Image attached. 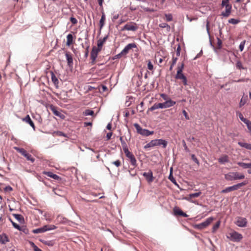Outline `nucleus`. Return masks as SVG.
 <instances>
[{"mask_svg": "<svg viewBox=\"0 0 251 251\" xmlns=\"http://www.w3.org/2000/svg\"><path fill=\"white\" fill-rule=\"evenodd\" d=\"M54 133L57 135V136H63V137H67V135L66 134L64 133V132L61 131H55L54 132Z\"/></svg>", "mask_w": 251, "mask_h": 251, "instance_id": "nucleus-43", "label": "nucleus"}, {"mask_svg": "<svg viewBox=\"0 0 251 251\" xmlns=\"http://www.w3.org/2000/svg\"><path fill=\"white\" fill-rule=\"evenodd\" d=\"M159 103H154L150 108V110L151 111H153V110H154L155 109H158V108H160V106H159Z\"/></svg>", "mask_w": 251, "mask_h": 251, "instance_id": "nucleus-45", "label": "nucleus"}, {"mask_svg": "<svg viewBox=\"0 0 251 251\" xmlns=\"http://www.w3.org/2000/svg\"><path fill=\"white\" fill-rule=\"evenodd\" d=\"M237 164L244 169H249L250 168H251V163H246L243 162H238Z\"/></svg>", "mask_w": 251, "mask_h": 251, "instance_id": "nucleus-22", "label": "nucleus"}, {"mask_svg": "<svg viewBox=\"0 0 251 251\" xmlns=\"http://www.w3.org/2000/svg\"><path fill=\"white\" fill-rule=\"evenodd\" d=\"M236 67L238 69L244 70L245 68L242 65V62L240 60H237L236 63Z\"/></svg>", "mask_w": 251, "mask_h": 251, "instance_id": "nucleus-41", "label": "nucleus"}, {"mask_svg": "<svg viewBox=\"0 0 251 251\" xmlns=\"http://www.w3.org/2000/svg\"><path fill=\"white\" fill-rule=\"evenodd\" d=\"M192 197H190V194H189V195H188V196H187V197H184V198H183V199H184V200H186V201H190V202H191L196 203V201H193V200H192Z\"/></svg>", "mask_w": 251, "mask_h": 251, "instance_id": "nucleus-52", "label": "nucleus"}, {"mask_svg": "<svg viewBox=\"0 0 251 251\" xmlns=\"http://www.w3.org/2000/svg\"><path fill=\"white\" fill-rule=\"evenodd\" d=\"M191 158L196 163L199 165V161L194 154L191 155Z\"/></svg>", "mask_w": 251, "mask_h": 251, "instance_id": "nucleus-56", "label": "nucleus"}, {"mask_svg": "<svg viewBox=\"0 0 251 251\" xmlns=\"http://www.w3.org/2000/svg\"><path fill=\"white\" fill-rule=\"evenodd\" d=\"M46 231H47V229L46 228L45 226L40 228L33 229L32 231V232L35 234L44 233Z\"/></svg>", "mask_w": 251, "mask_h": 251, "instance_id": "nucleus-19", "label": "nucleus"}, {"mask_svg": "<svg viewBox=\"0 0 251 251\" xmlns=\"http://www.w3.org/2000/svg\"><path fill=\"white\" fill-rule=\"evenodd\" d=\"M44 174L55 180H59L60 179V177L58 176L51 172H45Z\"/></svg>", "mask_w": 251, "mask_h": 251, "instance_id": "nucleus-20", "label": "nucleus"}, {"mask_svg": "<svg viewBox=\"0 0 251 251\" xmlns=\"http://www.w3.org/2000/svg\"><path fill=\"white\" fill-rule=\"evenodd\" d=\"M217 47H215L216 49H220L222 47V40L219 38V37H217Z\"/></svg>", "mask_w": 251, "mask_h": 251, "instance_id": "nucleus-48", "label": "nucleus"}, {"mask_svg": "<svg viewBox=\"0 0 251 251\" xmlns=\"http://www.w3.org/2000/svg\"><path fill=\"white\" fill-rule=\"evenodd\" d=\"M159 26L160 27L163 28H166L167 31H169L171 29L170 26L168 24L165 23L160 24L159 25Z\"/></svg>", "mask_w": 251, "mask_h": 251, "instance_id": "nucleus-37", "label": "nucleus"}, {"mask_svg": "<svg viewBox=\"0 0 251 251\" xmlns=\"http://www.w3.org/2000/svg\"><path fill=\"white\" fill-rule=\"evenodd\" d=\"M83 115L84 116H95L94 112L91 109H86L83 112Z\"/></svg>", "mask_w": 251, "mask_h": 251, "instance_id": "nucleus-32", "label": "nucleus"}, {"mask_svg": "<svg viewBox=\"0 0 251 251\" xmlns=\"http://www.w3.org/2000/svg\"><path fill=\"white\" fill-rule=\"evenodd\" d=\"M245 43H246L245 40H244L241 42V43L239 45V50H240L241 51H243V50H244Z\"/></svg>", "mask_w": 251, "mask_h": 251, "instance_id": "nucleus-54", "label": "nucleus"}, {"mask_svg": "<svg viewBox=\"0 0 251 251\" xmlns=\"http://www.w3.org/2000/svg\"><path fill=\"white\" fill-rule=\"evenodd\" d=\"M20 229H19V231L23 232L24 233L27 234L29 233L28 229L25 226H20Z\"/></svg>", "mask_w": 251, "mask_h": 251, "instance_id": "nucleus-42", "label": "nucleus"}, {"mask_svg": "<svg viewBox=\"0 0 251 251\" xmlns=\"http://www.w3.org/2000/svg\"><path fill=\"white\" fill-rule=\"evenodd\" d=\"M175 78L177 79L182 80V82L184 85H187V78L183 74L176 75Z\"/></svg>", "mask_w": 251, "mask_h": 251, "instance_id": "nucleus-15", "label": "nucleus"}, {"mask_svg": "<svg viewBox=\"0 0 251 251\" xmlns=\"http://www.w3.org/2000/svg\"><path fill=\"white\" fill-rule=\"evenodd\" d=\"M124 152L126 154V156L129 159L131 164L134 167L136 166V160L133 153L130 152L128 149L124 151Z\"/></svg>", "mask_w": 251, "mask_h": 251, "instance_id": "nucleus-7", "label": "nucleus"}, {"mask_svg": "<svg viewBox=\"0 0 251 251\" xmlns=\"http://www.w3.org/2000/svg\"><path fill=\"white\" fill-rule=\"evenodd\" d=\"M120 140L121 142L122 146L123 149L124 151L128 149L127 147V145L126 142L123 140V138L122 136L120 137Z\"/></svg>", "mask_w": 251, "mask_h": 251, "instance_id": "nucleus-31", "label": "nucleus"}, {"mask_svg": "<svg viewBox=\"0 0 251 251\" xmlns=\"http://www.w3.org/2000/svg\"><path fill=\"white\" fill-rule=\"evenodd\" d=\"M45 226L47 229V231L55 229L56 228V226H55L54 225H45Z\"/></svg>", "mask_w": 251, "mask_h": 251, "instance_id": "nucleus-49", "label": "nucleus"}, {"mask_svg": "<svg viewBox=\"0 0 251 251\" xmlns=\"http://www.w3.org/2000/svg\"><path fill=\"white\" fill-rule=\"evenodd\" d=\"M65 56L67 61L68 65L69 67H72L73 64V59L71 54L69 52H66Z\"/></svg>", "mask_w": 251, "mask_h": 251, "instance_id": "nucleus-16", "label": "nucleus"}, {"mask_svg": "<svg viewBox=\"0 0 251 251\" xmlns=\"http://www.w3.org/2000/svg\"><path fill=\"white\" fill-rule=\"evenodd\" d=\"M13 216L20 223L24 224L25 223V219L22 215L18 214H13Z\"/></svg>", "mask_w": 251, "mask_h": 251, "instance_id": "nucleus-21", "label": "nucleus"}, {"mask_svg": "<svg viewBox=\"0 0 251 251\" xmlns=\"http://www.w3.org/2000/svg\"><path fill=\"white\" fill-rule=\"evenodd\" d=\"M184 63H183L181 64V65L178 66L177 73H176V75L183 74L182 72H183V70L184 68Z\"/></svg>", "mask_w": 251, "mask_h": 251, "instance_id": "nucleus-35", "label": "nucleus"}, {"mask_svg": "<svg viewBox=\"0 0 251 251\" xmlns=\"http://www.w3.org/2000/svg\"><path fill=\"white\" fill-rule=\"evenodd\" d=\"M138 29L135 23L127 24L122 28V31L128 30L135 31Z\"/></svg>", "mask_w": 251, "mask_h": 251, "instance_id": "nucleus-9", "label": "nucleus"}, {"mask_svg": "<svg viewBox=\"0 0 251 251\" xmlns=\"http://www.w3.org/2000/svg\"><path fill=\"white\" fill-rule=\"evenodd\" d=\"M244 123L247 125L248 129L251 134V122L250 120L246 119Z\"/></svg>", "mask_w": 251, "mask_h": 251, "instance_id": "nucleus-39", "label": "nucleus"}, {"mask_svg": "<svg viewBox=\"0 0 251 251\" xmlns=\"http://www.w3.org/2000/svg\"><path fill=\"white\" fill-rule=\"evenodd\" d=\"M85 44L86 45V47H84V46L83 44L81 45H82L83 48L85 49L84 57L87 58L88 56V54H89V45L88 44V41H86Z\"/></svg>", "mask_w": 251, "mask_h": 251, "instance_id": "nucleus-28", "label": "nucleus"}, {"mask_svg": "<svg viewBox=\"0 0 251 251\" xmlns=\"http://www.w3.org/2000/svg\"><path fill=\"white\" fill-rule=\"evenodd\" d=\"M151 147H152V144L151 141L144 146V149H148L149 148H151Z\"/></svg>", "mask_w": 251, "mask_h": 251, "instance_id": "nucleus-64", "label": "nucleus"}, {"mask_svg": "<svg viewBox=\"0 0 251 251\" xmlns=\"http://www.w3.org/2000/svg\"><path fill=\"white\" fill-rule=\"evenodd\" d=\"M228 1L229 0H223L222 1V6L224 7L226 6L227 4H229Z\"/></svg>", "mask_w": 251, "mask_h": 251, "instance_id": "nucleus-63", "label": "nucleus"}, {"mask_svg": "<svg viewBox=\"0 0 251 251\" xmlns=\"http://www.w3.org/2000/svg\"><path fill=\"white\" fill-rule=\"evenodd\" d=\"M220 225V221H218L213 226L212 228V232L214 233L217 229L219 227Z\"/></svg>", "mask_w": 251, "mask_h": 251, "instance_id": "nucleus-38", "label": "nucleus"}, {"mask_svg": "<svg viewBox=\"0 0 251 251\" xmlns=\"http://www.w3.org/2000/svg\"><path fill=\"white\" fill-rule=\"evenodd\" d=\"M101 50V49L100 48V47H99L98 46L97 48L95 46L93 47L92 50H94L95 53H96L98 54Z\"/></svg>", "mask_w": 251, "mask_h": 251, "instance_id": "nucleus-51", "label": "nucleus"}, {"mask_svg": "<svg viewBox=\"0 0 251 251\" xmlns=\"http://www.w3.org/2000/svg\"><path fill=\"white\" fill-rule=\"evenodd\" d=\"M14 149L19 153H21L24 156L27 160L33 162L35 160L34 158L32 157V155L26 152V151L23 148H20L18 147H15Z\"/></svg>", "mask_w": 251, "mask_h": 251, "instance_id": "nucleus-5", "label": "nucleus"}, {"mask_svg": "<svg viewBox=\"0 0 251 251\" xmlns=\"http://www.w3.org/2000/svg\"><path fill=\"white\" fill-rule=\"evenodd\" d=\"M201 194V192H199L197 193H192V194H190L191 197H192V198H197V197H199Z\"/></svg>", "mask_w": 251, "mask_h": 251, "instance_id": "nucleus-53", "label": "nucleus"}, {"mask_svg": "<svg viewBox=\"0 0 251 251\" xmlns=\"http://www.w3.org/2000/svg\"><path fill=\"white\" fill-rule=\"evenodd\" d=\"M180 51H181L180 46L179 44H178L177 45V49H176V54L177 56H179L180 55Z\"/></svg>", "mask_w": 251, "mask_h": 251, "instance_id": "nucleus-57", "label": "nucleus"}, {"mask_svg": "<svg viewBox=\"0 0 251 251\" xmlns=\"http://www.w3.org/2000/svg\"><path fill=\"white\" fill-rule=\"evenodd\" d=\"M247 100H248L247 96H243L240 100V101L239 103V106L240 107L243 106L246 103Z\"/></svg>", "mask_w": 251, "mask_h": 251, "instance_id": "nucleus-33", "label": "nucleus"}, {"mask_svg": "<svg viewBox=\"0 0 251 251\" xmlns=\"http://www.w3.org/2000/svg\"><path fill=\"white\" fill-rule=\"evenodd\" d=\"M11 222L14 228H15L16 229H17L18 230L20 229V226L19 225H18L16 223L13 222L12 220H11Z\"/></svg>", "mask_w": 251, "mask_h": 251, "instance_id": "nucleus-59", "label": "nucleus"}, {"mask_svg": "<svg viewBox=\"0 0 251 251\" xmlns=\"http://www.w3.org/2000/svg\"><path fill=\"white\" fill-rule=\"evenodd\" d=\"M160 97L164 100H165L166 101V100H169V98H168V96L165 94H161L160 95Z\"/></svg>", "mask_w": 251, "mask_h": 251, "instance_id": "nucleus-61", "label": "nucleus"}, {"mask_svg": "<svg viewBox=\"0 0 251 251\" xmlns=\"http://www.w3.org/2000/svg\"><path fill=\"white\" fill-rule=\"evenodd\" d=\"M112 164L118 167L121 165V161L119 160H117L112 162Z\"/></svg>", "mask_w": 251, "mask_h": 251, "instance_id": "nucleus-60", "label": "nucleus"}, {"mask_svg": "<svg viewBox=\"0 0 251 251\" xmlns=\"http://www.w3.org/2000/svg\"><path fill=\"white\" fill-rule=\"evenodd\" d=\"M172 168H171V172H170V175L168 177V178L174 184H175L176 185H178L175 178L174 177V176L172 175Z\"/></svg>", "mask_w": 251, "mask_h": 251, "instance_id": "nucleus-36", "label": "nucleus"}, {"mask_svg": "<svg viewBox=\"0 0 251 251\" xmlns=\"http://www.w3.org/2000/svg\"><path fill=\"white\" fill-rule=\"evenodd\" d=\"M108 37V35H106L103 39H100L98 41V44L97 46L99 47H100L101 49H102V47L104 43V42L106 41V40L107 39Z\"/></svg>", "mask_w": 251, "mask_h": 251, "instance_id": "nucleus-24", "label": "nucleus"}, {"mask_svg": "<svg viewBox=\"0 0 251 251\" xmlns=\"http://www.w3.org/2000/svg\"><path fill=\"white\" fill-rule=\"evenodd\" d=\"M240 22V21L239 20L236 19H233V18L230 19L228 20V22L229 24H233V25L237 24Z\"/></svg>", "mask_w": 251, "mask_h": 251, "instance_id": "nucleus-40", "label": "nucleus"}, {"mask_svg": "<svg viewBox=\"0 0 251 251\" xmlns=\"http://www.w3.org/2000/svg\"><path fill=\"white\" fill-rule=\"evenodd\" d=\"M137 48V45L135 43L128 44L122 50V53H123L124 55H126L130 50Z\"/></svg>", "mask_w": 251, "mask_h": 251, "instance_id": "nucleus-10", "label": "nucleus"}, {"mask_svg": "<svg viewBox=\"0 0 251 251\" xmlns=\"http://www.w3.org/2000/svg\"><path fill=\"white\" fill-rule=\"evenodd\" d=\"M152 147L162 145L163 148H166L167 146V142L164 139H154L151 141Z\"/></svg>", "mask_w": 251, "mask_h": 251, "instance_id": "nucleus-8", "label": "nucleus"}, {"mask_svg": "<svg viewBox=\"0 0 251 251\" xmlns=\"http://www.w3.org/2000/svg\"><path fill=\"white\" fill-rule=\"evenodd\" d=\"M98 56V54L95 53L94 50H92L91 52V59L92 60L91 63L94 64Z\"/></svg>", "mask_w": 251, "mask_h": 251, "instance_id": "nucleus-29", "label": "nucleus"}, {"mask_svg": "<svg viewBox=\"0 0 251 251\" xmlns=\"http://www.w3.org/2000/svg\"><path fill=\"white\" fill-rule=\"evenodd\" d=\"M231 13L230 11L228 10H226L225 12H222L221 13V16L224 17H228Z\"/></svg>", "mask_w": 251, "mask_h": 251, "instance_id": "nucleus-47", "label": "nucleus"}, {"mask_svg": "<svg viewBox=\"0 0 251 251\" xmlns=\"http://www.w3.org/2000/svg\"><path fill=\"white\" fill-rule=\"evenodd\" d=\"M143 176L145 177L147 181L149 183L152 182L153 181L154 177L153 176V173L151 171L148 172H144Z\"/></svg>", "mask_w": 251, "mask_h": 251, "instance_id": "nucleus-13", "label": "nucleus"}, {"mask_svg": "<svg viewBox=\"0 0 251 251\" xmlns=\"http://www.w3.org/2000/svg\"><path fill=\"white\" fill-rule=\"evenodd\" d=\"M213 220L214 218L213 217H209L204 222L200 224L196 225L195 226V227L200 230L203 229L205 228L206 227H207L208 226H209L212 223Z\"/></svg>", "mask_w": 251, "mask_h": 251, "instance_id": "nucleus-4", "label": "nucleus"}, {"mask_svg": "<svg viewBox=\"0 0 251 251\" xmlns=\"http://www.w3.org/2000/svg\"><path fill=\"white\" fill-rule=\"evenodd\" d=\"M22 120L23 121L28 124L32 127L34 130H35V126L34 123L28 115H27L25 118H23Z\"/></svg>", "mask_w": 251, "mask_h": 251, "instance_id": "nucleus-14", "label": "nucleus"}, {"mask_svg": "<svg viewBox=\"0 0 251 251\" xmlns=\"http://www.w3.org/2000/svg\"><path fill=\"white\" fill-rule=\"evenodd\" d=\"M248 221L246 218L242 217L236 218L235 224L239 227H245L247 226Z\"/></svg>", "mask_w": 251, "mask_h": 251, "instance_id": "nucleus-6", "label": "nucleus"}, {"mask_svg": "<svg viewBox=\"0 0 251 251\" xmlns=\"http://www.w3.org/2000/svg\"><path fill=\"white\" fill-rule=\"evenodd\" d=\"M247 184L246 182H242L241 183H238L237 184L234 185L232 186L233 191L237 190L239 189L242 186L245 185Z\"/></svg>", "mask_w": 251, "mask_h": 251, "instance_id": "nucleus-26", "label": "nucleus"}, {"mask_svg": "<svg viewBox=\"0 0 251 251\" xmlns=\"http://www.w3.org/2000/svg\"><path fill=\"white\" fill-rule=\"evenodd\" d=\"M148 69L151 71L153 70V65L150 60L148 61Z\"/></svg>", "mask_w": 251, "mask_h": 251, "instance_id": "nucleus-50", "label": "nucleus"}, {"mask_svg": "<svg viewBox=\"0 0 251 251\" xmlns=\"http://www.w3.org/2000/svg\"><path fill=\"white\" fill-rule=\"evenodd\" d=\"M238 115L240 120L243 122H244L247 119L244 117L243 114L240 112L238 113Z\"/></svg>", "mask_w": 251, "mask_h": 251, "instance_id": "nucleus-58", "label": "nucleus"}, {"mask_svg": "<svg viewBox=\"0 0 251 251\" xmlns=\"http://www.w3.org/2000/svg\"><path fill=\"white\" fill-rule=\"evenodd\" d=\"M238 144L241 147L245 148L246 149L251 150V144L245 142H239Z\"/></svg>", "mask_w": 251, "mask_h": 251, "instance_id": "nucleus-25", "label": "nucleus"}, {"mask_svg": "<svg viewBox=\"0 0 251 251\" xmlns=\"http://www.w3.org/2000/svg\"><path fill=\"white\" fill-rule=\"evenodd\" d=\"M50 73L51 81L53 83L55 87L57 88L58 87L59 80L52 72H51Z\"/></svg>", "mask_w": 251, "mask_h": 251, "instance_id": "nucleus-18", "label": "nucleus"}, {"mask_svg": "<svg viewBox=\"0 0 251 251\" xmlns=\"http://www.w3.org/2000/svg\"><path fill=\"white\" fill-rule=\"evenodd\" d=\"M165 16L167 22H170L173 20V16L171 14H165Z\"/></svg>", "mask_w": 251, "mask_h": 251, "instance_id": "nucleus-46", "label": "nucleus"}, {"mask_svg": "<svg viewBox=\"0 0 251 251\" xmlns=\"http://www.w3.org/2000/svg\"><path fill=\"white\" fill-rule=\"evenodd\" d=\"M159 106H160V108H166L170 107L176 104V102L172 100L171 99H169L168 100L165 101L163 103H159Z\"/></svg>", "mask_w": 251, "mask_h": 251, "instance_id": "nucleus-12", "label": "nucleus"}, {"mask_svg": "<svg viewBox=\"0 0 251 251\" xmlns=\"http://www.w3.org/2000/svg\"><path fill=\"white\" fill-rule=\"evenodd\" d=\"M73 42V36L72 34H69L67 36V42L66 45L68 46H70Z\"/></svg>", "mask_w": 251, "mask_h": 251, "instance_id": "nucleus-27", "label": "nucleus"}, {"mask_svg": "<svg viewBox=\"0 0 251 251\" xmlns=\"http://www.w3.org/2000/svg\"><path fill=\"white\" fill-rule=\"evenodd\" d=\"M70 21L74 25H75V24H77V20H76V18H75L74 17H71Z\"/></svg>", "mask_w": 251, "mask_h": 251, "instance_id": "nucleus-62", "label": "nucleus"}, {"mask_svg": "<svg viewBox=\"0 0 251 251\" xmlns=\"http://www.w3.org/2000/svg\"><path fill=\"white\" fill-rule=\"evenodd\" d=\"M225 178L228 181L242 179L245 178V176L238 172H229L225 175Z\"/></svg>", "mask_w": 251, "mask_h": 251, "instance_id": "nucleus-1", "label": "nucleus"}, {"mask_svg": "<svg viewBox=\"0 0 251 251\" xmlns=\"http://www.w3.org/2000/svg\"><path fill=\"white\" fill-rule=\"evenodd\" d=\"M211 46L213 48L215 52L220 56H226L228 53V51L225 49H223L222 48L220 49H216L215 47L212 44V43H210Z\"/></svg>", "mask_w": 251, "mask_h": 251, "instance_id": "nucleus-11", "label": "nucleus"}, {"mask_svg": "<svg viewBox=\"0 0 251 251\" xmlns=\"http://www.w3.org/2000/svg\"><path fill=\"white\" fill-rule=\"evenodd\" d=\"M134 126L135 127L138 133L144 136H148L152 134L154 132L153 131H150L148 129L142 128L137 123H135Z\"/></svg>", "mask_w": 251, "mask_h": 251, "instance_id": "nucleus-2", "label": "nucleus"}, {"mask_svg": "<svg viewBox=\"0 0 251 251\" xmlns=\"http://www.w3.org/2000/svg\"><path fill=\"white\" fill-rule=\"evenodd\" d=\"M218 161L221 164H225L228 162V157L226 155H224L218 159Z\"/></svg>", "mask_w": 251, "mask_h": 251, "instance_id": "nucleus-23", "label": "nucleus"}, {"mask_svg": "<svg viewBox=\"0 0 251 251\" xmlns=\"http://www.w3.org/2000/svg\"><path fill=\"white\" fill-rule=\"evenodd\" d=\"M173 211L174 213V214L175 215H179L180 216L182 214V212H183L180 208L177 207H174L173 209Z\"/></svg>", "mask_w": 251, "mask_h": 251, "instance_id": "nucleus-34", "label": "nucleus"}, {"mask_svg": "<svg viewBox=\"0 0 251 251\" xmlns=\"http://www.w3.org/2000/svg\"><path fill=\"white\" fill-rule=\"evenodd\" d=\"M9 242L8 236L5 234L2 233L0 235V243L2 244H5L7 242Z\"/></svg>", "mask_w": 251, "mask_h": 251, "instance_id": "nucleus-17", "label": "nucleus"}, {"mask_svg": "<svg viewBox=\"0 0 251 251\" xmlns=\"http://www.w3.org/2000/svg\"><path fill=\"white\" fill-rule=\"evenodd\" d=\"M105 20V15L103 12H102V15L101 19L100 21V29H101L104 25V21Z\"/></svg>", "mask_w": 251, "mask_h": 251, "instance_id": "nucleus-30", "label": "nucleus"}, {"mask_svg": "<svg viewBox=\"0 0 251 251\" xmlns=\"http://www.w3.org/2000/svg\"><path fill=\"white\" fill-rule=\"evenodd\" d=\"M233 191L232 186L226 187V188L222 190V193H227Z\"/></svg>", "mask_w": 251, "mask_h": 251, "instance_id": "nucleus-44", "label": "nucleus"}, {"mask_svg": "<svg viewBox=\"0 0 251 251\" xmlns=\"http://www.w3.org/2000/svg\"><path fill=\"white\" fill-rule=\"evenodd\" d=\"M228 234L229 236H227V238L233 242H240L243 238V236L241 234L234 230L231 231Z\"/></svg>", "mask_w": 251, "mask_h": 251, "instance_id": "nucleus-3", "label": "nucleus"}, {"mask_svg": "<svg viewBox=\"0 0 251 251\" xmlns=\"http://www.w3.org/2000/svg\"><path fill=\"white\" fill-rule=\"evenodd\" d=\"M44 244L48 246L52 247L54 245V242L52 241H46L44 242Z\"/></svg>", "mask_w": 251, "mask_h": 251, "instance_id": "nucleus-55", "label": "nucleus"}]
</instances>
